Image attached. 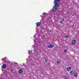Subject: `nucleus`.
Segmentation results:
<instances>
[{
	"label": "nucleus",
	"instance_id": "obj_9",
	"mask_svg": "<svg viewBox=\"0 0 79 79\" xmlns=\"http://www.w3.org/2000/svg\"><path fill=\"white\" fill-rule=\"evenodd\" d=\"M19 74H22V73H23V70L21 69L19 70Z\"/></svg>",
	"mask_w": 79,
	"mask_h": 79
},
{
	"label": "nucleus",
	"instance_id": "obj_17",
	"mask_svg": "<svg viewBox=\"0 0 79 79\" xmlns=\"http://www.w3.org/2000/svg\"><path fill=\"white\" fill-rule=\"evenodd\" d=\"M64 77H65V79H68V77L66 76H64Z\"/></svg>",
	"mask_w": 79,
	"mask_h": 79
},
{
	"label": "nucleus",
	"instance_id": "obj_3",
	"mask_svg": "<svg viewBox=\"0 0 79 79\" xmlns=\"http://www.w3.org/2000/svg\"><path fill=\"white\" fill-rule=\"evenodd\" d=\"M6 57H4V58H3L1 60H2V61H4V63H7V62L6 60Z\"/></svg>",
	"mask_w": 79,
	"mask_h": 79
},
{
	"label": "nucleus",
	"instance_id": "obj_20",
	"mask_svg": "<svg viewBox=\"0 0 79 79\" xmlns=\"http://www.w3.org/2000/svg\"><path fill=\"white\" fill-rule=\"evenodd\" d=\"M66 51H67L66 50H64V53H65V52H66Z\"/></svg>",
	"mask_w": 79,
	"mask_h": 79
},
{
	"label": "nucleus",
	"instance_id": "obj_26",
	"mask_svg": "<svg viewBox=\"0 0 79 79\" xmlns=\"http://www.w3.org/2000/svg\"><path fill=\"white\" fill-rule=\"evenodd\" d=\"M35 41H37V40H36Z\"/></svg>",
	"mask_w": 79,
	"mask_h": 79
},
{
	"label": "nucleus",
	"instance_id": "obj_7",
	"mask_svg": "<svg viewBox=\"0 0 79 79\" xmlns=\"http://www.w3.org/2000/svg\"><path fill=\"white\" fill-rule=\"evenodd\" d=\"M76 44V40H73L72 42V45H74Z\"/></svg>",
	"mask_w": 79,
	"mask_h": 79
},
{
	"label": "nucleus",
	"instance_id": "obj_6",
	"mask_svg": "<svg viewBox=\"0 0 79 79\" xmlns=\"http://www.w3.org/2000/svg\"><path fill=\"white\" fill-rule=\"evenodd\" d=\"M1 68L2 69V68H3V69H6V65L5 64H3L1 67Z\"/></svg>",
	"mask_w": 79,
	"mask_h": 79
},
{
	"label": "nucleus",
	"instance_id": "obj_22",
	"mask_svg": "<svg viewBox=\"0 0 79 79\" xmlns=\"http://www.w3.org/2000/svg\"><path fill=\"white\" fill-rule=\"evenodd\" d=\"M36 36V35H34V38H35V36Z\"/></svg>",
	"mask_w": 79,
	"mask_h": 79
},
{
	"label": "nucleus",
	"instance_id": "obj_24",
	"mask_svg": "<svg viewBox=\"0 0 79 79\" xmlns=\"http://www.w3.org/2000/svg\"><path fill=\"white\" fill-rule=\"evenodd\" d=\"M38 40V38L35 39V40Z\"/></svg>",
	"mask_w": 79,
	"mask_h": 79
},
{
	"label": "nucleus",
	"instance_id": "obj_12",
	"mask_svg": "<svg viewBox=\"0 0 79 79\" xmlns=\"http://www.w3.org/2000/svg\"><path fill=\"white\" fill-rule=\"evenodd\" d=\"M54 3H55V4H56L58 3V1L57 0H55L54 1Z\"/></svg>",
	"mask_w": 79,
	"mask_h": 79
},
{
	"label": "nucleus",
	"instance_id": "obj_21",
	"mask_svg": "<svg viewBox=\"0 0 79 79\" xmlns=\"http://www.w3.org/2000/svg\"><path fill=\"white\" fill-rule=\"evenodd\" d=\"M32 47H34V48H35V46H34V45H33L32 46Z\"/></svg>",
	"mask_w": 79,
	"mask_h": 79
},
{
	"label": "nucleus",
	"instance_id": "obj_13",
	"mask_svg": "<svg viewBox=\"0 0 79 79\" xmlns=\"http://www.w3.org/2000/svg\"><path fill=\"white\" fill-rule=\"evenodd\" d=\"M74 76L75 77H77V76H78V73H75L74 74Z\"/></svg>",
	"mask_w": 79,
	"mask_h": 79
},
{
	"label": "nucleus",
	"instance_id": "obj_8",
	"mask_svg": "<svg viewBox=\"0 0 79 79\" xmlns=\"http://www.w3.org/2000/svg\"><path fill=\"white\" fill-rule=\"evenodd\" d=\"M55 7H56L57 8H58V7H59V4L58 3H56L55 4Z\"/></svg>",
	"mask_w": 79,
	"mask_h": 79
},
{
	"label": "nucleus",
	"instance_id": "obj_4",
	"mask_svg": "<svg viewBox=\"0 0 79 79\" xmlns=\"http://www.w3.org/2000/svg\"><path fill=\"white\" fill-rule=\"evenodd\" d=\"M48 47L49 48H51L54 47V45L52 44L48 45Z\"/></svg>",
	"mask_w": 79,
	"mask_h": 79
},
{
	"label": "nucleus",
	"instance_id": "obj_23",
	"mask_svg": "<svg viewBox=\"0 0 79 79\" xmlns=\"http://www.w3.org/2000/svg\"><path fill=\"white\" fill-rule=\"evenodd\" d=\"M58 2H60L61 0H57Z\"/></svg>",
	"mask_w": 79,
	"mask_h": 79
},
{
	"label": "nucleus",
	"instance_id": "obj_1",
	"mask_svg": "<svg viewBox=\"0 0 79 79\" xmlns=\"http://www.w3.org/2000/svg\"><path fill=\"white\" fill-rule=\"evenodd\" d=\"M43 16H42V15H41L42 19H46L45 18H46L47 19V16H48V14L47 13H43Z\"/></svg>",
	"mask_w": 79,
	"mask_h": 79
},
{
	"label": "nucleus",
	"instance_id": "obj_25",
	"mask_svg": "<svg viewBox=\"0 0 79 79\" xmlns=\"http://www.w3.org/2000/svg\"><path fill=\"white\" fill-rule=\"evenodd\" d=\"M36 52H37V51Z\"/></svg>",
	"mask_w": 79,
	"mask_h": 79
},
{
	"label": "nucleus",
	"instance_id": "obj_10",
	"mask_svg": "<svg viewBox=\"0 0 79 79\" xmlns=\"http://www.w3.org/2000/svg\"><path fill=\"white\" fill-rule=\"evenodd\" d=\"M71 67H68L67 69V71H70V70H71Z\"/></svg>",
	"mask_w": 79,
	"mask_h": 79
},
{
	"label": "nucleus",
	"instance_id": "obj_19",
	"mask_svg": "<svg viewBox=\"0 0 79 79\" xmlns=\"http://www.w3.org/2000/svg\"><path fill=\"white\" fill-rule=\"evenodd\" d=\"M65 38H68V35H65Z\"/></svg>",
	"mask_w": 79,
	"mask_h": 79
},
{
	"label": "nucleus",
	"instance_id": "obj_18",
	"mask_svg": "<svg viewBox=\"0 0 79 79\" xmlns=\"http://www.w3.org/2000/svg\"><path fill=\"white\" fill-rule=\"evenodd\" d=\"M56 62L57 63V64H60V62L59 61L57 60L56 61Z\"/></svg>",
	"mask_w": 79,
	"mask_h": 79
},
{
	"label": "nucleus",
	"instance_id": "obj_14",
	"mask_svg": "<svg viewBox=\"0 0 79 79\" xmlns=\"http://www.w3.org/2000/svg\"><path fill=\"white\" fill-rule=\"evenodd\" d=\"M70 73L71 74H73L74 73V71H71Z\"/></svg>",
	"mask_w": 79,
	"mask_h": 79
},
{
	"label": "nucleus",
	"instance_id": "obj_15",
	"mask_svg": "<svg viewBox=\"0 0 79 79\" xmlns=\"http://www.w3.org/2000/svg\"><path fill=\"white\" fill-rule=\"evenodd\" d=\"M64 19H62V20H60V23H62L63 22H64Z\"/></svg>",
	"mask_w": 79,
	"mask_h": 79
},
{
	"label": "nucleus",
	"instance_id": "obj_2",
	"mask_svg": "<svg viewBox=\"0 0 79 79\" xmlns=\"http://www.w3.org/2000/svg\"><path fill=\"white\" fill-rule=\"evenodd\" d=\"M27 62L32 63V62H33V60L31 58H28L27 59Z\"/></svg>",
	"mask_w": 79,
	"mask_h": 79
},
{
	"label": "nucleus",
	"instance_id": "obj_16",
	"mask_svg": "<svg viewBox=\"0 0 79 79\" xmlns=\"http://www.w3.org/2000/svg\"><path fill=\"white\" fill-rule=\"evenodd\" d=\"M28 53L29 54H31L32 51H31L30 50H28Z\"/></svg>",
	"mask_w": 79,
	"mask_h": 79
},
{
	"label": "nucleus",
	"instance_id": "obj_11",
	"mask_svg": "<svg viewBox=\"0 0 79 79\" xmlns=\"http://www.w3.org/2000/svg\"><path fill=\"white\" fill-rule=\"evenodd\" d=\"M41 23L40 22H38L36 23L37 26H40V24Z\"/></svg>",
	"mask_w": 79,
	"mask_h": 79
},
{
	"label": "nucleus",
	"instance_id": "obj_5",
	"mask_svg": "<svg viewBox=\"0 0 79 79\" xmlns=\"http://www.w3.org/2000/svg\"><path fill=\"white\" fill-rule=\"evenodd\" d=\"M53 10L55 11H56L58 10V8L54 6L53 8Z\"/></svg>",
	"mask_w": 79,
	"mask_h": 79
}]
</instances>
